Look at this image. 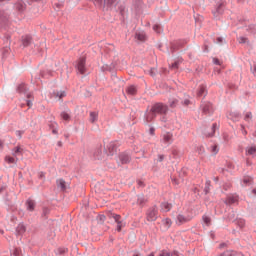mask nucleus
Returning <instances> with one entry per match:
<instances>
[{"label": "nucleus", "mask_w": 256, "mask_h": 256, "mask_svg": "<svg viewBox=\"0 0 256 256\" xmlns=\"http://www.w3.org/2000/svg\"><path fill=\"white\" fill-rule=\"evenodd\" d=\"M169 111L167 105L163 103H156L152 106L150 111L146 114L147 123H151L153 119L157 117V115H165Z\"/></svg>", "instance_id": "nucleus-1"}, {"label": "nucleus", "mask_w": 256, "mask_h": 256, "mask_svg": "<svg viewBox=\"0 0 256 256\" xmlns=\"http://www.w3.org/2000/svg\"><path fill=\"white\" fill-rule=\"evenodd\" d=\"M215 19H219L223 13H225V2L219 1L216 5L215 10L212 11Z\"/></svg>", "instance_id": "nucleus-2"}, {"label": "nucleus", "mask_w": 256, "mask_h": 256, "mask_svg": "<svg viewBox=\"0 0 256 256\" xmlns=\"http://www.w3.org/2000/svg\"><path fill=\"white\" fill-rule=\"evenodd\" d=\"M147 221H157V207L153 206L147 211Z\"/></svg>", "instance_id": "nucleus-3"}, {"label": "nucleus", "mask_w": 256, "mask_h": 256, "mask_svg": "<svg viewBox=\"0 0 256 256\" xmlns=\"http://www.w3.org/2000/svg\"><path fill=\"white\" fill-rule=\"evenodd\" d=\"M191 217L185 216V214H178L176 218V225H183L184 223H189Z\"/></svg>", "instance_id": "nucleus-4"}, {"label": "nucleus", "mask_w": 256, "mask_h": 256, "mask_svg": "<svg viewBox=\"0 0 256 256\" xmlns=\"http://www.w3.org/2000/svg\"><path fill=\"white\" fill-rule=\"evenodd\" d=\"M77 69H78V73H80L81 75H84V73H85V57H82L78 60Z\"/></svg>", "instance_id": "nucleus-5"}, {"label": "nucleus", "mask_w": 256, "mask_h": 256, "mask_svg": "<svg viewBox=\"0 0 256 256\" xmlns=\"http://www.w3.org/2000/svg\"><path fill=\"white\" fill-rule=\"evenodd\" d=\"M162 141L166 145H171V143H173V134L169 132L164 133L162 135Z\"/></svg>", "instance_id": "nucleus-6"}, {"label": "nucleus", "mask_w": 256, "mask_h": 256, "mask_svg": "<svg viewBox=\"0 0 256 256\" xmlns=\"http://www.w3.org/2000/svg\"><path fill=\"white\" fill-rule=\"evenodd\" d=\"M94 158L97 161H105V152L101 149H98L94 152Z\"/></svg>", "instance_id": "nucleus-7"}, {"label": "nucleus", "mask_w": 256, "mask_h": 256, "mask_svg": "<svg viewBox=\"0 0 256 256\" xmlns=\"http://www.w3.org/2000/svg\"><path fill=\"white\" fill-rule=\"evenodd\" d=\"M119 159L122 165H125L131 161V156H129V154L122 153L119 155Z\"/></svg>", "instance_id": "nucleus-8"}, {"label": "nucleus", "mask_w": 256, "mask_h": 256, "mask_svg": "<svg viewBox=\"0 0 256 256\" xmlns=\"http://www.w3.org/2000/svg\"><path fill=\"white\" fill-rule=\"evenodd\" d=\"M114 153H117V147H115L114 143H110L108 145L107 157H113Z\"/></svg>", "instance_id": "nucleus-9"}, {"label": "nucleus", "mask_w": 256, "mask_h": 256, "mask_svg": "<svg viewBox=\"0 0 256 256\" xmlns=\"http://www.w3.org/2000/svg\"><path fill=\"white\" fill-rule=\"evenodd\" d=\"M202 111L207 115V113H211V111H213V106L209 102L204 103L202 104Z\"/></svg>", "instance_id": "nucleus-10"}, {"label": "nucleus", "mask_w": 256, "mask_h": 256, "mask_svg": "<svg viewBox=\"0 0 256 256\" xmlns=\"http://www.w3.org/2000/svg\"><path fill=\"white\" fill-rule=\"evenodd\" d=\"M173 205L169 202H163L161 204V211H163V213H168V211H171Z\"/></svg>", "instance_id": "nucleus-11"}, {"label": "nucleus", "mask_w": 256, "mask_h": 256, "mask_svg": "<svg viewBox=\"0 0 256 256\" xmlns=\"http://www.w3.org/2000/svg\"><path fill=\"white\" fill-rule=\"evenodd\" d=\"M113 219L117 222V231H121V228L123 227V222H121V216L117 214L112 215Z\"/></svg>", "instance_id": "nucleus-12"}, {"label": "nucleus", "mask_w": 256, "mask_h": 256, "mask_svg": "<svg viewBox=\"0 0 256 256\" xmlns=\"http://www.w3.org/2000/svg\"><path fill=\"white\" fill-rule=\"evenodd\" d=\"M113 219L117 222V231H121V228L123 227V222H121V216L117 214L112 215Z\"/></svg>", "instance_id": "nucleus-13"}, {"label": "nucleus", "mask_w": 256, "mask_h": 256, "mask_svg": "<svg viewBox=\"0 0 256 256\" xmlns=\"http://www.w3.org/2000/svg\"><path fill=\"white\" fill-rule=\"evenodd\" d=\"M60 117L61 119H63V121H71V111L67 110V111L61 112Z\"/></svg>", "instance_id": "nucleus-14"}, {"label": "nucleus", "mask_w": 256, "mask_h": 256, "mask_svg": "<svg viewBox=\"0 0 256 256\" xmlns=\"http://www.w3.org/2000/svg\"><path fill=\"white\" fill-rule=\"evenodd\" d=\"M246 155H251L252 157H255V155H256V147L255 146H248L246 148Z\"/></svg>", "instance_id": "nucleus-15"}, {"label": "nucleus", "mask_w": 256, "mask_h": 256, "mask_svg": "<svg viewBox=\"0 0 256 256\" xmlns=\"http://www.w3.org/2000/svg\"><path fill=\"white\" fill-rule=\"evenodd\" d=\"M30 43H32V39L29 36H25L22 38L23 47H29Z\"/></svg>", "instance_id": "nucleus-16"}, {"label": "nucleus", "mask_w": 256, "mask_h": 256, "mask_svg": "<svg viewBox=\"0 0 256 256\" xmlns=\"http://www.w3.org/2000/svg\"><path fill=\"white\" fill-rule=\"evenodd\" d=\"M253 179L249 176H246L242 180V187H247V185H251Z\"/></svg>", "instance_id": "nucleus-17"}, {"label": "nucleus", "mask_w": 256, "mask_h": 256, "mask_svg": "<svg viewBox=\"0 0 256 256\" xmlns=\"http://www.w3.org/2000/svg\"><path fill=\"white\" fill-rule=\"evenodd\" d=\"M26 205L28 211H35V201L27 200Z\"/></svg>", "instance_id": "nucleus-18"}, {"label": "nucleus", "mask_w": 256, "mask_h": 256, "mask_svg": "<svg viewBox=\"0 0 256 256\" xmlns=\"http://www.w3.org/2000/svg\"><path fill=\"white\" fill-rule=\"evenodd\" d=\"M25 231H27V228L23 224H19L16 228V232L18 233V235H23Z\"/></svg>", "instance_id": "nucleus-19"}, {"label": "nucleus", "mask_w": 256, "mask_h": 256, "mask_svg": "<svg viewBox=\"0 0 256 256\" xmlns=\"http://www.w3.org/2000/svg\"><path fill=\"white\" fill-rule=\"evenodd\" d=\"M21 153H23V148H21V146H16L13 149L12 155L13 157H17V155H21Z\"/></svg>", "instance_id": "nucleus-20"}, {"label": "nucleus", "mask_w": 256, "mask_h": 256, "mask_svg": "<svg viewBox=\"0 0 256 256\" xmlns=\"http://www.w3.org/2000/svg\"><path fill=\"white\" fill-rule=\"evenodd\" d=\"M57 185L61 188L62 191H65V189H67V183L63 179L57 180Z\"/></svg>", "instance_id": "nucleus-21"}, {"label": "nucleus", "mask_w": 256, "mask_h": 256, "mask_svg": "<svg viewBox=\"0 0 256 256\" xmlns=\"http://www.w3.org/2000/svg\"><path fill=\"white\" fill-rule=\"evenodd\" d=\"M11 53V48L4 47L2 49V59H7L8 55Z\"/></svg>", "instance_id": "nucleus-22"}, {"label": "nucleus", "mask_w": 256, "mask_h": 256, "mask_svg": "<svg viewBox=\"0 0 256 256\" xmlns=\"http://www.w3.org/2000/svg\"><path fill=\"white\" fill-rule=\"evenodd\" d=\"M99 119V114L97 112H90V122L95 123Z\"/></svg>", "instance_id": "nucleus-23"}, {"label": "nucleus", "mask_w": 256, "mask_h": 256, "mask_svg": "<svg viewBox=\"0 0 256 256\" xmlns=\"http://www.w3.org/2000/svg\"><path fill=\"white\" fill-rule=\"evenodd\" d=\"M15 8H16L18 11H24V10H25V2H23V1L17 2V3L15 4Z\"/></svg>", "instance_id": "nucleus-24"}, {"label": "nucleus", "mask_w": 256, "mask_h": 256, "mask_svg": "<svg viewBox=\"0 0 256 256\" xmlns=\"http://www.w3.org/2000/svg\"><path fill=\"white\" fill-rule=\"evenodd\" d=\"M126 92L128 93V95H135V93H137V88L135 86H129L126 89Z\"/></svg>", "instance_id": "nucleus-25"}, {"label": "nucleus", "mask_w": 256, "mask_h": 256, "mask_svg": "<svg viewBox=\"0 0 256 256\" xmlns=\"http://www.w3.org/2000/svg\"><path fill=\"white\" fill-rule=\"evenodd\" d=\"M5 161L6 163H9V164H15L17 163V158H15V156L14 157L6 156Z\"/></svg>", "instance_id": "nucleus-26"}, {"label": "nucleus", "mask_w": 256, "mask_h": 256, "mask_svg": "<svg viewBox=\"0 0 256 256\" xmlns=\"http://www.w3.org/2000/svg\"><path fill=\"white\" fill-rule=\"evenodd\" d=\"M206 93H207V90L205 86H200L197 93L198 97H203V95H205Z\"/></svg>", "instance_id": "nucleus-27"}, {"label": "nucleus", "mask_w": 256, "mask_h": 256, "mask_svg": "<svg viewBox=\"0 0 256 256\" xmlns=\"http://www.w3.org/2000/svg\"><path fill=\"white\" fill-rule=\"evenodd\" d=\"M145 33L144 32H137L136 33V39H138V41H145Z\"/></svg>", "instance_id": "nucleus-28"}, {"label": "nucleus", "mask_w": 256, "mask_h": 256, "mask_svg": "<svg viewBox=\"0 0 256 256\" xmlns=\"http://www.w3.org/2000/svg\"><path fill=\"white\" fill-rule=\"evenodd\" d=\"M162 223H163V225L166 227V229H169V227H171V225H172V221H171V219H169V218H166V219H164L163 221H162Z\"/></svg>", "instance_id": "nucleus-29"}, {"label": "nucleus", "mask_w": 256, "mask_h": 256, "mask_svg": "<svg viewBox=\"0 0 256 256\" xmlns=\"http://www.w3.org/2000/svg\"><path fill=\"white\" fill-rule=\"evenodd\" d=\"M251 119H253V114L251 112H246L244 115V120H246L247 123H249Z\"/></svg>", "instance_id": "nucleus-30"}, {"label": "nucleus", "mask_w": 256, "mask_h": 256, "mask_svg": "<svg viewBox=\"0 0 256 256\" xmlns=\"http://www.w3.org/2000/svg\"><path fill=\"white\" fill-rule=\"evenodd\" d=\"M65 91H57V92H54V97H58L59 99H63V97H65Z\"/></svg>", "instance_id": "nucleus-31"}, {"label": "nucleus", "mask_w": 256, "mask_h": 256, "mask_svg": "<svg viewBox=\"0 0 256 256\" xmlns=\"http://www.w3.org/2000/svg\"><path fill=\"white\" fill-rule=\"evenodd\" d=\"M177 103H179V100L175 99V98H171L169 100V105L170 107H177Z\"/></svg>", "instance_id": "nucleus-32"}, {"label": "nucleus", "mask_w": 256, "mask_h": 256, "mask_svg": "<svg viewBox=\"0 0 256 256\" xmlns=\"http://www.w3.org/2000/svg\"><path fill=\"white\" fill-rule=\"evenodd\" d=\"M236 202H237V198H235V197H228L226 200V203L228 205H233V203H236Z\"/></svg>", "instance_id": "nucleus-33"}, {"label": "nucleus", "mask_w": 256, "mask_h": 256, "mask_svg": "<svg viewBox=\"0 0 256 256\" xmlns=\"http://www.w3.org/2000/svg\"><path fill=\"white\" fill-rule=\"evenodd\" d=\"M211 153L213 155H217V153H219V146H217V145L211 146Z\"/></svg>", "instance_id": "nucleus-34"}, {"label": "nucleus", "mask_w": 256, "mask_h": 256, "mask_svg": "<svg viewBox=\"0 0 256 256\" xmlns=\"http://www.w3.org/2000/svg\"><path fill=\"white\" fill-rule=\"evenodd\" d=\"M147 200L145 199V196L141 195V196H138V205H143V203H145Z\"/></svg>", "instance_id": "nucleus-35"}, {"label": "nucleus", "mask_w": 256, "mask_h": 256, "mask_svg": "<svg viewBox=\"0 0 256 256\" xmlns=\"http://www.w3.org/2000/svg\"><path fill=\"white\" fill-rule=\"evenodd\" d=\"M116 0H104V7H111Z\"/></svg>", "instance_id": "nucleus-36"}, {"label": "nucleus", "mask_w": 256, "mask_h": 256, "mask_svg": "<svg viewBox=\"0 0 256 256\" xmlns=\"http://www.w3.org/2000/svg\"><path fill=\"white\" fill-rule=\"evenodd\" d=\"M203 221L205 225H211V218L209 216H203Z\"/></svg>", "instance_id": "nucleus-37"}, {"label": "nucleus", "mask_w": 256, "mask_h": 256, "mask_svg": "<svg viewBox=\"0 0 256 256\" xmlns=\"http://www.w3.org/2000/svg\"><path fill=\"white\" fill-rule=\"evenodd\" d=\"M153 31H155L156 33H161V26H159V24H155L153 26Z\"/></svg>", "instance_id": "nucleus-38"}, {"label": "nucleus", "mask_w": 256, "mask_h": 256, "mask_svg": "<svg viewBox=\"0 0 256 256\" xmlns=\"http://www.w3.org/2000/svg\"><path fill=\"white\" fill-rule=\"evenodd\" d=\"M239 43H249V40L246 37H239L238 38Z\"/></svg>", "instance_id": "nucleus-39"}, {"label": "nucleus", "mask_w": 256, "mask_h": 256, "mask_svg": "<svg viewBox=\"0 0 256 256\" xmlns=\"http://www.w3.org/2000/svg\"><path fill=\"white\" fill-rule=\"evenodd\" d=\"M95 5L101 7V5H105V0H94Z\"/></svg>", "instance_id": "nucleus-40"}, {"label": "nucleus", "mask_w": 256, "mask_h": 256, "mask_svg": "<svg viewBox=\"0 0 256 256\" xmlns=\"http://www.w3.org/2000/svg\"><path fill=\"white\" fill-rule=\"evenodd\" d=\"M215 129H217V124H213L212 132L210 134H208V137H213V135H215Z\"/></svg>", "instance_id": "nucleus-41"}, {"label": "nucleus", "mask_w": 256, "mask_h": 256, "mask_svg": "<svg viewBox=\"0 0 256 256\" xmlns=\"http://www.w3.org/2000/svg\"><path fill=\"white\" fill-rule=\"evenodd\" d=\"M25 89H26L25 84L18 86L19 93H23L25 91Z\"/></svg>", "instance_id": "nucleus-42"}, {"label": "nucleus", "mask_w": 256, "mask_h": 256, "mask_svg": "<svg viewBox=\"0 0 256 256\" xmlns=\"http://www.w3.org/2000/svg\"><path fill=\"white\" fill-rule=\"evenodd\" d=\"M177 67H179V62H174V63L171 65V69H177Z\"/></svg>", "instance_id": "nucleus-43"}, {"label": "nucleus", "mask_w": 256, "mask_h": 256, "mask_svg": "<svg viewBox=\"0 0 256 256\" xmlns=\"http://www.w3.org/2000/svg\"><path fill=\"white\" fill-rule=\"evenodd\" d=\"M213 63H214L215 65H221V61H219V59H217V58H214V59H213Z\"/></svg>", "instance_id": "nucleus-44"}, {"label": "nucleus", "mask_w": 256, "mask_h": 256, "mask_svg": "<svg viewBox=\"0 0 256 256\" xmlns=\"http://www.w3.org/2000/svg\"><path fill=\"white\" fill-rule=\"evenodd\" d=\"M221 256H233V253L232 252H224Z\"/></svg>", "instance_id": "nucleus-45"}, {"label": "nucleus", "mask_w": 256, "mask_h": 256, "mask_svg": "<svg viewBox=\"0 0 256 256\" xmlns=\"http://www.w3.org/2000/svg\"><path fill=\"white\" fill-rule=\"evenodd\" d=\"M159 256H172L169 252H162Z\"/></svg>", "instance_id": "nucleus-46"}, {"label": "nucleus", "mask_w": 256, "mask_h": 256, "mask_svg": "<svg viewBox=\"0 0 256 256\" xmlns=\"http://www.w3.org/2000/svg\"><path fill=\"white\" fill-rule=\"evenodd\" d=\"M231 115H232V116H233V115L235 116V118H234L235 120L239 119V114H237V113H235V112H232Z\"/></svg>", "instance_id": "nucleus-47"}, {"label": "nucleus", "mask_w": 256, "mask_h": 256, "mask_svg": "<svg viewBox=\"0 0 256 256\" xmlns=\"http://www.w3.org/2000/svg\"><path fill=\"white\" fill-rule=\"evenodd\" d=\"M190 103H191V101H189V99H186V100H184V105H190Z\"/></svg>", "instance_id": "nucleus-48"}, {"label": "nucleus", "mask_w": 256, "mask_h": 256, "mask_svg": "<svg viewBox=\"0 0 256 256\" xmlns=\"http://www.w3.org/2000/svg\"><path fill=\"white\" fill-rule=\"evenodd\" d=\"M150 135H155V128H150Z\"/></svg>", "instance_id": "nucleus-49"}, {"label": "nucleus", "mask_w": 256, "mask_h": 256, "mask_svg": "<svg viewBox=\"0 0 256 256\" xmlns=\"http://www.w3.org/2000/svg\"><path fill=\"white\" fill-rule=\"evenodd\" d=\"M218 43H223V38H217Z\"/></svg>", "instance_id": "nucleus-50"}, {"label": "nucleus", "mask_w": 256, "mask_h": 256, "mask_svg": "<svg viewBox=\"0 0 256 256\" xmlns=\"http://www.w3.org/2000/svg\"><path fill=\"white\" fill-rule=\"evenodd\" d=\"M52 133H53L54 135H57V129L54 128V129L52 130Z\"/></svg>", "instance_id": "nucleus-51"}, {"label": "nucleus", "mask_w": 256, "mask_h": 256, "mask_svg": "<svg viewBox=\"0 0 256 256\" xmlns=\"http://www.w3.org/2000/svg\"><path fill=\"white\" fill-rule=\"evenodd\" d=\"M27 105H28V107H31V105H33V103H31V101H28Z\"/></svg>", "instance_id": "nucleus-52"}, {"label": "nucleus", "mask_w": 256, "mask_h": 256, "mask_svg": "<svg viewBox=\"0 0 256 256\" xmlns=\"http://www.w3.org/2000/svg\"><path fill=\"white\" fill-rule=\"evenodd\" d=\"M205 192H206V193H209V187H206V188H205Z\"/></svg>", "instance_id": "nucleus-53"}, {"label": "nucleus", "mask_w": 256, "mask_h": 256, "mask_svg": "<svg viewBox=\"0 0 256 256\" xmlns=\"http://www.w3.org/2000/svg\"><path fill=\"white\" fill-rule=\"evenodd\" d=\"M252 193L256 195V188L252 190Z\"/></svg>", "instance_id": "nucleus-54"}, {"label": "nucleus", "mask_w": 256, "mask_h": 256, "mask_svg": "<svg viewBox=\"0 0 256 256\" xmlns=\"http://www.w3.org/2000/svg\"><path fill=\"white\" fill-rule=\"evenodd\" d=\"M159 161H163V156H159Z\"/></svg>", "instance_id": "nucleus-55"}, {"label": "nucleus", "mask_w": 256, "mask_h": 256, "mask_svg": "<svg viewBox=\"0 0 256 256\" xmlns=\"http://www.w3.org/2000/svg\"><path fill=\"white\" fill-rule=\"evenodd\" d=\"M0 149H3V143L0 142Z\"/></svg>", "instance_id": "nucleus-56"}, {"label": "nucleus", "mask_w": 256, "mask_h": 256, "mask_svg": "<svg viewBox=\"0 0 256 256\" xmlns=\"http://www.w3.org/2000/svg\"><path fill=\"white\" fill-rule=\"evenodd\" d=\"M254 73H256V65H254Z\"/></svg>", "instance_id": "nucleus-57"}, {"label": "nucleus", "mask_w": 256, "mask_h": 256, "mask_svg": "<svg viewBox=\"0 0 256 256\" xmlns=\"http://www.w3.org/2000/svg\"><path fill=\"white\" fill-rule=\"evenodd\" d=\"M16 133H17L18 135H21V132H20V131H17Z\"/></svg>", "instance_id": "nucleus-58"}, {"label": "nucleus", "mask_w": 256, "mask_h": 256, "mask_svg": "<svg viewBox=\"0 0 256 256\" xmlns=\"http://www.w3.org/2000/svg\"><path fill=\"white\" fill-rule=\"evenodd\" d=\"M15 253H16V254L19 253V250L16 249V250H15Z\"/></svg>", "instance_id": "nucleus-59"}, {"label": "nucleus", "mask_w": 256, "mask_h": 256, "mask_svg": "<svg viewBox=\"0 0 256 256\" xmlns=\"http://www.w3.org/2000/svg\"><path fill=\"white\" fill-rule=\"evenodd\" d=\"M134 256H139V254H134Z\"/></svg>", "instance_id": "nucleus-60"}, {"label": "nucleus", "mask_w": 256, "mask_h": 256, "mask_svg": "<svg viewBox=\"0 0 256 256\" xmlns=\"http://www.w3.org/2000/svg\"><path fill=\"white\" fill-rule=\"evenodd\" d=\"M53 125V127H55V125H57V124H52Z\"/></svg>", "instance_id": "nucleus-61"}, {"label": "nucleus", "mask_w": 256, "mask_h": 256, "mask_svg": "<svg viewBox=\"0 0 256 256\" xmlns=\"http://www.w3.org/2000/svg\"><path fill=\"white\" fill-rule=\"evenodd\" d=\"M58 145H60V146H61V142H59V143H58Z\"/></svg>", "instance_id": "nucleus-62"}]
</instances>
